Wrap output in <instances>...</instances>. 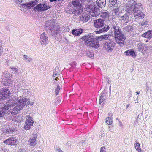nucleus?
I'll return each mask as SVG.
<instances>
[{"label": "nucleus", "mask_w": 152, "mask_h": 152, "mask_svg": "<svg viewBox=\"0 0 152 152\" xmlns=\"http://www.w3.org/2000/svg\"><path fill=\"white\" fill-rule=\"evenodd\" d=\"M136 150L138 152H141V149L140 148V144L137 141H136V143L134 144Z\"/></svg>", "instance_id": "33"}, {"label": "nucleus", "mask_w": 152, "mask_h": 152, "mask_svg": "<svg viewBox=\"0 0 152 152\" xmlns=\"http://www.w3.org/2000/svg\"><path fill=\"white\" fill-rule=\"evenodd\" d=\"M124 53L126 55H130L133 58H134L136 56L135 52L132 49L129 50L124 52Z\"/></svg>", "instance_id": "27"}, {"label": "nucleus", "mask_w": 152, "mask_h": 152, "mask_svg": "<svg viewBox=\"0 0 152 152\" xmlns=\"http://www.w3.org/2000/svg\"><path fill=\"white\" fill-rule=\"evenodd\" d=\"M16 131V129L14 127L9 128L6 130L5 133L8 134H12L14 133H15Z\"/></svg>", "instance_id": "25"}, {"label": "nucleus", "mask_w": 152, "mask_h": 152, "mask_svg": "<svg viewBox=\"0 0 152 152\" xmlns=\"http://www.w3.org/2000/svg\"><path fill=\"white\" fill-rule=\"evenodd\" d=\"M131 1H134L133 0H130L129 1H128V2L126 4V6L127 5V4H128V3H129Z\"/></svg>", "instance_id": "52"}, {"label": "nucleus", "mask_w": 152, "mask_h": 152, "mask_svg": "<svg viewBox=\"0 0 152 152\" xmlns=\"http://www.w3.org/2000/svg\"><path fill=\"white\" fill-rule=\"evenodd\" d=\"M36 152H40L39 151H37Z\"/></svg>", "instance_id": "59"}, {"label": "nucleus", "mask_w": 152, "mask_h": 152, "mask_svg": "<svg viewBox=\"0 0 152 152\" xmlns=\"http://www.w3.org/2000/svg\"><path fill=\"white\" fill-rule=\"evenodd\" d=\"M111 114L110 113H109L108 114V115L109 116H111V115H110Z\"/></svg>", "instance_id": "56"}, {"label": "nucleus", "mask_w": 152, "mask_h": 152, "mask_svg": "<svg viewBox=\"0 0 152 152\" xmlns=\"http://www.w3.org/2000/svg\"><path fill=\"white\" fill-rule=\"evenodd\" d=\"M37 137V134H34L32 135L28 141V143L32 146H34L36 144V139Z\"/></svg>", "instance_id": "16"}, {"label": "nucleus", "mask_w": 152, "mask_h": 152, "mask_svg": "<svg viewBox=\"0 0 152 152\" xmlns=\"http://www.w3.org/2000/svg\"><path fill=\"white\" fill-rule=\"evenodd\" d=\"M87 113H85V114H87Z\"/></svg>", "instance_id": "61"}, {"label": "nucleus", "mask_w": 152, "mask_h": 152, "mask_svg": "<svg viewBox=\"0 0 152 152\" xmlns=\"http://www.w3.org/2000/svg\"><path fill=\"white\" fill-rule=\"evenodd\" d=\"M90 16L88 15L83 14L80 18V19L83 22H87L89 19Z\"/></svg>", "instance_id": "30"}, {"label": "nucleus", "mask_w": 152, "mask_h": 152, "mask_svg": "<svg viewBox=\"0 0 152 152\" xmlns=\"http://www.w3.org/2000/svg\"><path fill=\"white\" fill-rule=\"evenodd\" d=\"M120 126H122L123 125H122V123L120 122Z\"/></svg>", "instance_id": "53"}, {"label": "nucleus", "mask_w": 152, "mask_h": 152, "mask_svg": "<svg viewBox=\"0 0 152 152\" xmlns=\"http://www.w3.org/2000/svg\"><path fill=\"white\" fill-rule=\"evenodd\" d=\"M105 100L102 99L101 98L99 99V104H101Z\"/></svg>", "instance_id": "48"}, {"label": "nucleus", "mask_w": 152, "mask_h": 152, "mask_svg": "<svg viewBox=\"0 0 152 152\" xmlns=\"http://www.w3.org/2000/svg\"><path fill=\"white\" fill-rule=\"evenodd\" d=\"M59 70L58 66L56 67L53 72V78L55 80H58V76L59 75Z\"/></svg>", "instance_id": "23"}, {"label": "nucleus", "mask_w": 152, "mask_h": 152, "mask_svg": "<svg viewBox=\"0 0 152 152\" xmlns=\"http://www.w3.org/2000/svg\"><path fill=\"white\" fill-rule=\"evenodd\" d=\"M10 91L7 88L3 89V90L0 92V100H3L10 95Z\"/></svg>", "instance_id": "10"}, {"label": "nucleus", "mask_w": 152, "mask_h": 152, "mask_svg": "<svg viewBox=\"0 0 152 152\" xmlns=\"http://www.w3.org/2000/svg\"><path fill=\"white\" fill-rule=\"evenodd\" d=\"M60 89V88L59 85H58L57 88L55 89V94L56 95H57L58 94Z\"/></svg>", "instance_id": "39"}, {"label": "nucleus", "mask_w": 152, "mask_h": 152, "mask_svg": "<svg viewBox=\"0 0 152 152\" xmlns=\"http://www.w3.org/2000/svg\"><path fill=\"white\" fill-rule=\"evenodd\" d=\"M11 74L7 71L4 72L3 73L2 76V77L3 78L2 82L5 86H8L11 83Z\"/></svg>", "instance_id": "6"}, {"label": "nucleus", "mask_w": 152, "mask_h": 152, "mask_svg": "<svg viewBox=\"0 0 152 152\" xmlns=\"http://www.w3.org/2000/svg\"><path fill=\"white\" fill-rule=\"evenodd\" d=\"M23 59L25 60L27 63H29L31 60V58L27 55H24L23 56Z\"/></svg>", "instance_id": "32"}, {"label": "nucleus", "mask_w": 152, "mask_h": 152, "mask_svg": "<svg viewBox=\"0 0 152 152\" xmlns=\"http://www.w3.org/2000/svg\"><path fill=\"white\" fill-rule=\"evenodd\" d=\"M137 102H135V103H137Z\"/></svg>", "instance_id": "62"}, {"label": "nucleus", "mask_w": 152, "mask_h": 152, "mask_svg": "<svg viewBox=\"0 0 152 152\" xmlns=\"http://www.w3.org/2000/svg\"><path fill=\"white\" fill-rule=\"evenodd\" d=\"M34 121L33 118L29 115L26 116V121L25 122L24 128L25 129L29 130L33 125Z\"/></svg>", "instance_id": "8"}, {"label": "nucleus", "mask_w": 152, "mask_h": 152, "mask_svg": "<svg viewBox=\"0 0 152 152\" xmlns=\"http://www.w3.org/2000/svg\"><path fill=\"white\" fill-rule=\"evenodd\" d=\"M129 104H128L127 105H126V108H127L128 107H129Z\"/></svg>", "instance_id": "54"}, {"label": "nucleus", "mask_w": 152, "mask_h": 152, "mask_svg": "<svg viewBox=\"0 0 152 152\" xmlns=\"http://www.w3.org/2000/svg\"><path fill=\"white\" fill-rule=\"evenodd\" d=\"M138 49L139 51L142 53L143 54H145L146 52L149 48L147 46L146 44L140 43L138 44Z\"/></svg>", "instance_id": "14"}, {"label": "nucleus", "mask_w": 152, "mask_h": 152, "mask_svg": "<svg viewBox=\"0 0 152 152\" xmlns=\"http://www.w3.org/2000/svg\"><path fill=\"white\" fill-rule=\"evenodd\" d=\"M106 94L104 91H103L101 93V95L100 98H101L104 100H105Z\"/></svg>", "instance_id": "40"}, {"label": "nucleus", "mask_w": 152, "mask_h": 152, "mask_svg": "<svg viewBox=\"0 0 152 152\" xmlns=\"http://www.w3.org/2000/svg\"><path fill=\"white\" fill-rule=\"evenodd\" d=\"M40 40L41 45H46L48 43V38L45 33L43 32L41 34Z\"/></svg>", "instance_id": "18"}, {"label": "nucleus", "mask_w": 152, "mask_h": 152, "mask_svg": "<svg viewBox=\"0 0 152 152\" xmlns=\"http://www.w3.org/2000/svg\"><path fill=\"white\" fill-rule=\"evenodd\" d=\"M115 23V24L113 23V27L115 36V40L117 43L119 44L120 46H123L124 45V40L126 37L123 34L117 23H116V22Z\"/></svg>", "instance_id": "3"}, {"label": "nucleus", "mask_w": 152, "mask_h": 152, "mask_svg": "<svg viewBox=\"0 0 152 152\" xmlns=\"http://www.w3.org/2000/svg\"><path fill=\"white\" fill-rule=\"evenodd\" d=\"M104 20L99 19L94 20V26L96 28H102L104 25Z\"/></svg>", "instance_id": "13"}, {"label": "nucleus", "mask_w": 152, "mask_h": 152, "mask_svg": "<svg viewBox=\"0 0 152 152\" xmlns=\"http://www.w3.org/2000/svg\"><path fill=\"white\" fill-rule=\"evenodd\" d=\"M56 152H63L59 147H56L55 148Z\"/></svg>", "instance_id": "41"}, {"label": "nucleus", "mask_w": 152, "mask_h": 152, "mask_svg": "<svg viewBox=\"0 0 152 152\" xmlns=\"http://www.w3.org/2000/svg\"><path fill=\"white\" fill-rule=\"evenodd\" d=\"M54 23H51L50 22L48 21L45 24V26L48 27V29H50L51 32L54 34H57V30L58 29V27H57L54 25Z\"/></svg>", "instance_id": "9"}, {"label": "nucleus", "mask_w": 152, "mask_h": 152, "mask_svg": "<svg viewBox=\"0 0 152 152\" xmlns=\"http://www.w3.org/2000/svg\"><path fill=\"white\" fill-rule=\"evenodd\" d=\"M87 11L93 17H96L100 14V10L95 5H88L86 8Z\"/></svg>", "instance_id": "5"}, {"label": "nucleus", "mask_w": 152, "mask_h": 152, "mask_svg": "<svg viewBox=\"0 0 152 152\" xmlns=\"http://www.w3.org/2000/svg\"><path fill=\"white\" fill-rule=\"evenodd\" d=\"M83 140H81V141H80V143H81L82 142V143L83 142Z\"/></svg>", "instance_id": "58"}, {"label": "nucleus", "mask_w": 152, "mask_h": 152, "mask_svg": "<svg viewBox=\"0 0 152 152\" xmlns=\"http://www.w3.org/2000/svg\"><path fill=\"white\" fill-rule=\"evenodd\" d=\"M141 3H136L131 1L127 4V11L128 13L132 14L135 18V19H140L144 18V14L140 10L142 8Z\"/></svg>", "instance_id": "2"}, {"label": "nucleus", "mask_w": 152, "mask_h": 152, "mask_svg": "<svg viewBox=\"0 0 152 152\" xmlns=\"http://www.w3.org/2000/svg\"><path fill=\"white\" fill-rule=\"evenodd\" d=\"M140 92H136V93H137V95H138V94H139V93H140Z\"/></svg>", "instance_id": "55"}, {"label": "nucleus", "mask_w": 152, "mask_h": 152, "mask_svg": "<svg viewBox=\"0 0 152 152\" xmlns=\"http://www.w3.org/2000/svg\"><path fill=\"white\" fill-rule=\"evenodd\" d=\"M91 0H87V1H91Z\"/></svg>", "instance_id": "60"}, {"label": "nucleus", "mask_w": 152, "mask_h": 152, "mask_svg": "<svg viewBox=\"0 0 152 152\" xmlns=\"http://www.w3.org/2000/svg\"><path fill=\"white\" fill-rule=\"evenodd\" d=\"M91 38H92L91 37V34L88 33L87 34L82 36L81 38L79 39V42H80L84 41L86 45H87V42L90 40Z\"/></svg>", "instance_id": "15"}, {"label": "nucleus", "mask_w": 152, "mask_h": 152, "mask_svg": "<svg viewBox=\"0 0 152 152\" xmlns=\"http://www.w3.org/2000/svg\"><path fill=\"white\" fill-rule=\"evenodd\" d=\"M110 28V27L108 25H105L103 28H100L99 31H96L97 33H102L104 32L107 31Z\"/></svg>", "instance_id": "28"}, {"label": "nucleus", "mask_w": 152, "mask_h": 152, "mask_svg": "<svg viewBox=\"0 0 152 152\" xmlns=\"http://www.w3.org/2000/svg\"><path fill=\"white\" fill-rule=\"evenodd\" d=\"M83 30L82 28H78L73 29L72 30V34L75 36H79L82 33Z\"/></svg>", "instance_id": "22"}, {"label": "nucleus", "mask_w": 152, "mask_h": 152, "mask_svg": "<svg viewBox=\"0 0 152 152\" xmlns=\"http://www.w3.org/2000/svg\"><path fill=\"white\" fill-rule=\"evenodd\" d=\"M90 1H87V0H73L70 1L69 5L72 6L74 9L81 8L82 7V4L86 6Z\"/></svg>", "instance_id": "4"}, {"label": "nucleus", "mask_w": 152, "mask_h": 152, "mask_svg": "<svg viewBox=\"0 0 152 152\" xmlns=\"http://www.w3.org/2000/svg\"><path fill=\"white\" fill-rule=\"evenodd\" d=\"M99 15H100V17L104 19H108L109 17V13L108 12H104L100 13Z\"/></svg>", "instance_id": "29"}, {"label": "nucleus", "mask_w": 152, "mask_h": 152, "mask_svg": "<svg viewBox=\"0 0 152 152\" xmlns=\"http://www.w3.org/2000/svg\"><path fill=\"white\" fill-rule=\"evenodd\" d=\"M105 148L104 147H101L100 149V152H105Z\"/></svg>", "instance_id": "45"}, {"label": "nucleus", "mask_w": 152, "mask_h": 152, "mask_svg": "<svg viewBox=\"0 0 152 152\" xmlns=\"http://www.w3.org/2000/svg\"><path fill=\"white\" fill-rule=\"evenodd\" d=\"M87 45L91 47L97 48L99 46V42L94 38H91L90 40L87 42Z\"/></svg>", "instance_id": "11"}, {"label": "nucleus", "mask_w": 152, "mask_h": 152, "mask_svg": "<svg viewBox=\"0 0 152 152\" xmlns=\"http://www.w3.org/2000/svg\"><path fill=\"white\" fill-rule=\"evenodd\" d=\"M27 99L23 97L18 98L15 97H11L10 99L5 103H0V118L4 116L7 110L16 104L17 105L14 107L15 111L18 112L22 110L23 106L26 104L28 101Z\"/></svg>", "instance_id": "1"}, {"label": "nucleus", "mask_w": 152, "mask_h": 152, "mask_svg": "<svg viewBox=\"0 0 152 152\" xmlns=\"http://www.w3.org/2000/svg\"><path fill=\"white\" fill-rule=\"evenodd\" d=\"M73 10H74L72 11V10L71 9V11L70 10L69 12L70 13L73 14L74 15L76 16L81 15L83 12V8L82 7L74 9Z\"/></svg>", "instance_id": "19"}, {"label": "nucleus", "mask_w": 152, "mask_h": 152, "mask_svg": "<svg viewBox=\"0 0 152 152\" xmlns=\"http://www.w3.org/2000/svg\"><path fill=\"white\" fill-rule=\"evenodd\" d=\"M86 55L90 58H94V54L92 52H87L86 53Z\"/></svg>", "instance_id": "36"}, {"label": "nucleus", "mask_w": 152, "mask_h": 152, "mask_svg": "<svg viewBox=\"0 0 152 152\" xmlns=\"http://www.w3.org/2000/svg\"><path fill=\"white\" fill-rule=\"evenodd\" d=\"M50 8V7L47 5L46 3H40L37 5L34 8L35 11H45Z\"/></svg>", "instance_id": "7"}, {"label": "nucleus", "mask_w": 152, "mask_h": 152, "mask_svg": "<svg viewBox=\"0 0 152 152\" xmlns=\"http://www.w3.org/2000/svg\"><path fill=\"white\" fill-rule=\"evenodd\" d=\"M27 104L28 105H32L34 103H30V102H27Z\"/></svg>", "instance_id": "49"}, {"label": "nucleus", "mask_w": 152, "mask_h": 152, "mask_svg": "<svg viewBox=\"0 0 152 152\" xmlns=\"http://www.w3.org/2000/svg\"><path fill=\"white\" fill-rule=\"evenodd\" d=\"M3 48L1 46V42L0 41V56L2 52Z\"/></svg>", "instance_id": "44"}, {"label": "nucleus", "mask_w": 152, "mask_h": 152, "mask_svg": "<svg viewBox=\"0 0 152 152\" xmlns=\"http://www.w3.org/2000/svg\"><path fill=\"white\" fill-rule=\"evenodd\" d=\"M10 68L11 69V70L10 71H11L12 72H14V74H16L18 73V69L15 68H14L13 67H11Z\"/></svg>", "instance_id": "38"}, {"label": "nucleus", "mask_w": 152, "mask_h": 152, "mask_svg": "<svg viewBox=\"0 0 152 152\" xmlns=\"http://www.w3.org/2000/svg\"><path fill=\"white\" fill-rule=\"evenodd\" d=\"M102 39H107L109 37V35H102Z\"/></svg>", "instance_id": "42"}, {"label": "nucleus", "mask_w": 152, "mask_h": 152, "mask_svg": "<svg viewBox=\"0 0 152 152\" xmlns=\"http://www.w3.org/2000/svg\"><path fill=\"white\" fill-rule=\"evenodd\" d=\"M17 140L15 137H11L4 140V142L8 145H12L16 144Z\"/></svg>", "instance_id": "17"}, {"label": "nucleus", "mask_w": 152, "mask_h": 152, "mask_svg": "<svg viewBox=\"0 0 152 152\" xmlns=\"http://www.w3.org/2000/svg\"><path fill=\"white\" fill-rule=\"evenodd\" d=\"M115 46V43L113 42L109 41L104 44V47L109 52H111Z\"/></svg>", "instance_id": "12"}, {"label": "nucleus", "mask_w": 152, "mask_h": 152, "mask_svg": "<svg viewBox=\"0 0 152 152\" xmlns=\"http://www.w3.org/2000/svg\"><path fill=\"white\" fill-rule=\"evenodd\" d=\"M119 10L118 8L116 9H114L113 11V14L116 16L119 15V14L120 13V12H119Z\"/></svg>", "instance_id": "37"}, {"label": "nucleus", "mask_w": 152, "mask_h": 152, "mask_svg": "<svg viewBox=\"0 0 152 152\" xmlns=\"http://www.w3.org/2000/svg\"><path fill=\"white\" fill-rule=\"evenodd\" d=\"M102 36H99L97 37H96L95 39H96V40H97L98 41H101L102 40V39H102Z\"/></svg>", "instance_id": "43"}, {"label": "nucleus", "mask_w": 152, "mask_h": 152, "mask_svg": "<svg viewBox=\"0 0 152 152\" xmlns=\"http://www.w3.org/2000/svg\"><path fill=\"white\" fill-rule=\"evenodd\" d=\"M106 81L108 83H109V82L110 81V79L108 78H107L106 79Z\"/></svg>", "instance_id": "50"}, {"label": "nucleus", "mask_w": 152, "mask_h": 152, "mask_svg": "<svg viewBox=\"0 0 152 152\" xmlns=\"http://www.w3.org/2000/svg\"><path fill=\"white\" fill-rule=\"evenodd\" d=\"M132 30V27L130 26H126L124 28V30L126 32H129Z\"/></svg>", "instance_id": "34"}, {"label": "nucleus", "mask_w": 152, "mask_h": 152, "mask_svg": "<svg viewBox=\"0 0 152 152\" xmlns=\"http://www.w3.org/2000/svg\"><path fill=\"white\" fill-rule=\"evenodd\" d=\"M142 36L148 39L152 38V30H149L147 32L142 34Z\"/></svg>", "instance_id": "26"}, {"label": "nucleus", "mask_w": 152, "mask_h": 152, "mask_svg": "<svg viewBox=\"0 0 152 152\" xmlns=\"http://www.w3.org/2000/svg\"><path fill=\"white\" fill-rule=\"evenodd\" d=\"M138 124V121L137 120H136L134 123V126H137Z\"/></svg>", "instance_id": "46"}, {"label": "nucleus", "mask_w": 152, "mask_h": 152, "mask_svg": "<svg viewBox=\"0 0 152 152\" xmlns=\"http://www.w3.org/2000/svg\"><path fill=\"white\" fill-rule=\"evenodd\" d=\"M119 19L123 23L125 24L127 23L129 20V17L127 14L126 13L123 16L121 15L119 17Z\"/></svg>", "instance_id": "21"}, {"label": "nucleus", "mask_w": 152, "mask_h": 152, "mask_svg": "<svg viewBox=\"0 0 152 152\" xmlns=\"http://www.w3.org/2000/svg\"><path fill=\"white\" fill-rule=\"evenodd\" d=\"M113 115L112 114L110 116L106 118L105 122L108 125H111L113 123Z\"/></svg>", "instance_id": "31"}, {"label": "nucleus", "mask_w": 152, "mask_h": 152, "mask_svg": "<svg viewBox=\"0 0 152 152\" xmlns=\"http://www.w3.org/2000/svg\"><path fill=\"white\" fill-rule=\"evenodd\" d=\"M57 1V0H50V1L51 2H53V1Z\"/></svg>", "instance_id": "51"}, {"label": "nucleus", "mask_w": 152, "mask_h": 152, "mask_svg": "<svg viewBox=\"0 0 152 152\" xmlns=\"http://www.w3.org/2000/svg\"><path fill=\"white\" fill-rule=\"evenodd\" d=\"M146 23L145 22H144V23L142 25H145V24H146Z\"/></svg>", "instance_id": "57"}, {"label": "nucleus", "mask_w": 152, "mask_h": 152, "mask_svg": "<svg viewBox=\"0 0 152 152\" xmlns=\"http://www.w3.org/2000/svg\"><path fill=\"white\" fill-rule=\"evenodd\" d=\"M20 152H28L27 151H26V150L25 148H23L21 149Z\"/></svg>", "instance_id": "47"}, {"label": "nucleus", "mask_w": 152, "mask_h": 152, "mask_svg": "<svg viewBox=\"0 0 152 152\" xmlns=\"http://www.w3.org/2000/svg\"><path fill=\"white\" fill-rule=\"evenodd\" d=\"M38 3V0H35L31 1L29 2L28 3H25L24 4H22V6H24V7H26V8H29L30 7H33L36 5Z\"/></svg>", "instance_id": "20"}, {"label": "nucleus", "mask_w": 152, "mask_h": 152, "mask_svg": "<svg viewBox=\"0 0 152 152\" xmlns=\"http://www.w3.org/2000/svg\"><path fill=\"white\" fill-rule=\"evenodd\" d=\"M120 0H112L111 2L112 5H115L120 3Z\"/></svg>", "instance_id": "35"}, {"label": "nucleus", "mask_w": 152, "mask_h": 152, "mask_svg": "<svg viewBox=\"0 0 152 152\" xmlns=\"http://www.w3.org/2000/svg\"><path fill=\"white\" fill-rule=\"evenodd\" d=\"M96 4L99 7L102 8L106 5V0H97Z\"/></svg>", "instance_id": "24"}]
</instances>
